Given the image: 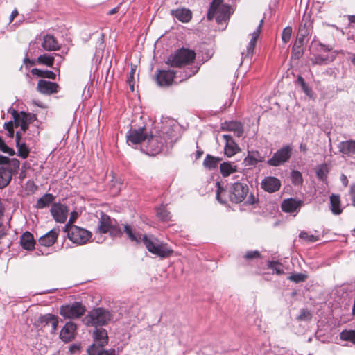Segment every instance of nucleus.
Listing matches in <instances>:
<instances>
[{
  "label": "nucleus",
  "mask_w": 355,
  "mask_h": 355,
  "mask_svg": "<svg viewBox=\"0 0 355 355\" xmlns=\"http://www.w3.org/2000/svg\"><path fill=\"white\" fill-rule=\"evenodd\" d=\"M92 336L94 343L87 349L89 355H115L114 349H103V347L108 343L107 332L105 329L96 327Z\"/></svg>",
  "instance_id": "nucleus-1"
},
{
  "label": "nucleus",
  "mask_w": 355,
  "mask_h": 355,
  "mask_svg": "<svg viewBox=\"0 0 355 355\" xmlns=\"http://www.w3.org/2000/svg\"><path fill=\"white\" fill-rule=\"evenodd\" d=\"M196 55L194 51L182 48L168 55L165 63L171 67L181 68L193 62Z\"/></svg>",
  "instance_id": "nucleus-2"
},
{
  "label": "nucleus",
  "mask_w": 355,
  "mask_h": 355,
  "mask_svg": "<svg viewBox=\"0 0 355 355\" xmlns=\"http://www.w3.org/2000/svg\"><path fill=\"white\" fill-rule=\"evenodd\" d=\"M112 319V313L101 307L92 309L83 319V322L87 327L106 325Z\"/></svg>",
  "instance_id": "nucleus-3"
},
{
  "label": "nucleus",
  "mask_w": 355,
  "mask_h": 355,
  "mask_svg": "<svg viewBox=\"0 0 355 355\" xmlns=\"http://www.w3.org/2000/svg\"><path fill=\"white\" fill-rule=\"evenodd\" d=\"M142 242L150 252L159 257H168L173 253V250L170 249L166 243L159 241L152 235H144Z\"/></svg>",
  "instance_id": "nucleus-4"
},
{
  "label": "nucleus",
  "mask_w": 355,
  "mask_h": 355,
  "mask_svg": "<svg viewBox=\"0 0 355 355\" xmlns=\"http://www.w3.org/2000/svg\"><path fill=\"white\" fill-rule=\"evenodd\" d=\"M228 6L223 4V0H213L207 12V19H215L218 24L227 21L230 18Z\"/></svg>",
  "instance_id": "nucleus-5"
},
{
  "label": "nucleus",
  "mask_w": 355,
  "mask_h": 355,
  "mask_svg": "<svg viewBox=\"0 0 355 355\" xmlns=\"http://www.w3.org/2000/svg\"><path fill=\"white\" fill-rule=\"evenodd\" d=\"M64 232L67 233L68 238L74 243L85 244L92 236L90 232L78 226L67 224Z\"/></svg>",
  "instance_id": "nucleus-6"
},
{
  "label": "nucleus",
  "mask_w": 355,
  "mask_h": 355,
  "mask_svg": "<svg viewBox=\"0 0 355 355\" xmlns=\"http://www.w3.org/2000/svg\"><path fill=\"white\" fill-rule=\"evenodd\" d=\"M293 147L291 144L283 146L278 149L266 162L270 166H279L288 162L292 156Z\"/></svg>",
  "instance_id": "nucleus-7"
},
{
  "label": "nucleus",
  "mask_w": 355,
  "mask_h": 355,
  "mask_svg": "<svg viewBox=\"0 0 355 355\" xmlns=\"http://www.w3.org/2000/svg\"><path fill=\"white\" fill-rule=\"evenodd\" d=\"M309 30L306 27V24L304 26H300L299 31L297 35L296 40L292 47L291 56L295 59H300L304 54V38L309 35Z\"/></svg>",
  "instance_id": "nucleus-8"
},
{
  "label": "nucleus",
  "mask_w": 355,
  "mask_h": 355,
  "mask_svg": "<svg viewBox=\"0 0 355 355\" xmlns=\"http://www.w3.org/2000/svg\"><path fill=\"white\" fill-rule=\"evenodd\" d=\"M249 187L245 182H235L229 190V198L233 203H240L247 197Z\"/></svg>",
  "instance_id": "nucleus-9"
},
{
  "label": "nucleus",
  "mask_w": 355,
  "mask_h": 355,
  "mask_svg": "<svg viewBox=\"0 0 355 355\" xmlns=\"http://www.w3.org/2000/svg\"><path fill=\"white\" fill-rule=\"evenodd\" d=\"M86 309L81 302H75L71 304L64 305L60 308V314L67 318H79L84 315Z\"/></svg>",
  "instance_id": "nucleus-10"
},
{
  "label": "nucleus",
  "mask_w": 355,
  "mask_h": 355,
  "mask_svg": "<svg viewBox=\"0 0 355 355\" xmlns=\"http://www.w3.org/2000/svg\"><path fill=\"white\" fill-rule=\"evenodd\" d=\"M168 134L162 132L159 133L157 135H150L147 137L148 139V149L152 155L159 153L164 144L167 143L168 139Z\"/></svg>",
  "instance_id": "nucleus-11"
},
{
  "label": "nucleus",
  "mask_w": 355,
  "mask_h": 355,
  "mask_svg": "<svg viewBox=\"0 0 355 355\" xmlns=\"http://www.w3.org/2000/svg\"><path fill=\"white\" fill-rule=\"evenodd\" d=\"M175 74V71L171 69H157L155 74V80L158 85L168 87L173 84Z\"/></svg>",
  "instance_id": "nucleus-12"
},
{
  "label": "nucleus",
  "mask_w": 355,
  "mask_h": 355,
  "mask_svg": "<svg viewBox=\"0 0 355 355\" xmlns=\"http://www.w3.org/2000/svg\"><path fill=\"white\" fill-rule=\"evenodd\" d=\"M267 151L252 150L248 152V156L244 159L245 166H254L259 162H263L269 157Z\"/></svg>",
  "instance_id": "nucleus-13"
},
{
  "label": "nucleus",
  "mask_w": 355,
  "mask_h": 355,
  "mask_svg": "<svg viewBox=\"0 0 355 355\" xmlns=\"http://www.w3.org/2000/svg\"><path fill=\"white\" fill-rule=\"evenodd\" d=\"M127 142L130 144H139L144 141L148 137L144 127H141L138 129H130L127 135Z\"/></svg>",
  "instance_id": "nucleus-14"
},
{
  "label": "nucleus",
  "mask_w": 355,
  "mask_h": 355,
  "mask_svg": "<svg viewBox=\"0 0 355 355\" xmlns=\"http://www.w3.org/2000/svg\"><path fill=\"white\" fill-rule=\"evenodd\" d=\"M59 85L56 83L44 79L39 80L36 87L37 91L44 95H51L58 92Z\"/></svg>",
  "instance_id": "nucleus-15"
},
{
  "label": "nucleus",
  "mask_w": 355,
  "mask_h": 355,
  "mask_svg": "<svg viewBox=\"0 0 355 355\" xmlns=\"http://www.w3.org/2000/svg\"><path fill=\"white\" fill-rule=\"evenodd\" d=\"M51 214L56 222L63 223L66 221L69 210L60 203H54L51 209Z\"/></svg>",
  "instance_id": "nucleus-16"
},
{
  "label": "nucleus",
  "mask_w": 355,
  "mask_h": 355,
  "mask_svg": "<svg viewBox=\"0 0 355 355\" xmlns=\"http://www.w3.org/2000/svg\"><path fill=\"white\" fill-rule=\"evenodd\" d=\"M38 323L42 327H49L50 331L54 334L58 328V318L53 314H45L39 318Z\"/></svg>",
  "instance_id": "nucleus-17"
},
{
  "label": "nucleus",
  "mask_w": 355,
  "mask_h": 355,
  "mask_svg": "<svg viewBox=\"0 0 355 355\" xmlns=\"http://www.w3.org/2000/svg\"><path fill=\"white\" fill-rule=\"evenodd\" d=\"M261 188L269 193L278 191L281 187L280 180L272 176L266 177L261 182Z\"/></svg>",
  "instance_id": "nucleus-18"
},
{
  "label": "nucleus",
  "mask_w": 355,
  "mask_h": 355,
  "mask_svg": "<svg viewBox=\"0 0 355 355\" xmlns=\"http://www.w3.org/2000/svg\"><path fill=\"white\" fill-rule=\"evenodd\" d=\"M302 205V201L294 198H288L283 200L281 208L286 213H297Z\"/></svg>",
  "instance_id": "nucleus-19"
},
{
  "label": "nucleus",
  "mask_w": 355,
  "mask_h": 355,
  "mask_svg": "<svg viewBox=\"0 0 355 355\" xmlns=\"http://www.w3.org/2000/svg\"><path fill=\"white\" fill-rule=\"evenodd\" d=\"M77 327L72 322H68L65 324L60 333V338L65 343L71 341L75 336Z\"/></svg>",
  "instance_id": "nucleus-20"
},
{
  "label": "nucleus",
  "mask_w": 355,
  "mask_h": 355,
  "mask_svg": "<svg viewBox=\"0 0 355 355\" xmlns=\"http://www.w3.org/2000/svg\"><path fill=\"white\" fill-rule=\"evenodd\" d=\"M59 232L58 228H53L49 231L39 239L38 242L40 245L44 247L52 246L58 239Z\"/></svg>",
  "instance_id": "nucleus-21"
},
{
  "label": "nucleus",
  "mask_w": 355,
  "mask_h": 355,
  "mask_svg": "<svg viewBox=\"0 0 355 355\" xmlns=\"http://www.w3.org/2000/svg\"><path fill=\"white\" fill-rule=\"evenodd\" d=\"M114 223H116L115 220H112L108 215L101 211L98 230L100 233H107Z\"/></svg>",
  "instance_id": "nucleus-22"
},
{
  "label": "nucleus",
  "mask_w": 355,
  "mask_h": 355,
  "mask_svg": "<svg viewBox=\"0 0 355 355\" xmlns=\"http://www.w3.org/2000/svg\"><path fill=\"white\" fill-rule=\"evenodd\" d=\"M223 138L225 140V154L229 157L236 155L240 150V148L233 140L232 137L229 135H224Z\"/></svg>",
  "instance_id": "nucleus-23"
},
{
  "label": "nucleus",
  "mask_w": 355,
  "mask_h": 355,
  "mask_svg": "<svg viewBox=\"0 0 355 355\" xmlns=\"http://www.w3.org/2000/svg\"><path fill=\"white\" fill-rule=\"evenodd\" d=\"M263 23V20L261 19L260 21L259 26L253 32L252 38H251L248 45L247 46L246 52L245 53H242L243 58H245L251 57L252 55L253 51H254V49L255 47L256 42H257V38H258V37L259 35V33H260V31H261V26H262Z\"/></svg>",
  "instance_id": "nucleus-24"
},
{
  "label": "nucleus",
  "mask_w": 355,
  "mask_h": 355,
  "mask_svg": "<svg viewBox=\"0 0 355 355\" xmlns=\"http://www.w3.org/2000/svg\"><path fill=\"white\" fill-rule=\"evenodd\" d=\"M41 45L43 49L47 51H57L60 49L57 40L51 35H44Z\"/></svg>",
  "instance_id": "nucleus-25"
},
{
  "label": "nucleus",
  "mask_w": 355,
  "mask_h": 355,
  "mask_svg": "<svg viewBox=\"0 0 355 355\" xmlns=\"http://www.w3.org/2000/svg\"><path fill=\"white\" fill-rule=\"evenodd\" d=\"M339 152L344 155L352 156L355 155V140L341 141L338 146Z\"/></svg>",
  "instance_id": "nucleus-26"
},
{
  "label": "nucleus",
  "mask_w": 355,
  "mask_h": 355,
  "mask_svg": "<svg viewBox=\"0 0 355 355\" xmlns=\"http://www.w3.org/2000/svg\"><path fill=\"white\" fill-rule=\"evenodd\" d=\"M35 241L33 236L29 232H25L20 237V244L21 247L27 250H31L34 248Z\"/></svg>",
  "instance_id": "nucleus-27"
},
{
  "label": "nucleus",
  "mask_w": 355,
  "mask_h": 355,
  "mask_svg": "<svg viewBox=\"0 0 355 355\" xmlns=\"http://www.w3.org/2000/svg\"><path fill=\"white\" fill-rule=\"evenodd\" d=\"M173 16L183 23L189 22L192 18V13L189 9L181 8L171 10Z\"/></svg>",
  "instance_id": "nucleus-28"
},
{
  "label": "nucleus",
  "mask_w": 355,
  "mask_h": 355,
  "mask_svg": "<svg viewBox=\"0 0 355 355\" xmlns=\"http://www.w3.org/2000/svg\"><path fill=\"white\" fill-rule=\"evenodd\" d=\"M124 232L127 234L130 241L137 243H141L142 241V238L144 236L137 232L128 225H125L124 226Z\"/></svg>",
  "instance_id": "nucleus-29"
},
{
  "label": "nucleus",
  "mask_w": 355,
  "mask_h": 355,
  "mask_svg": "<svg viewBox=\"0 0 355 355\" xmlns=\"http://www.w3.org/2000/svg\"><path fill=\"white\" fill-rule=\"evenodd\" d=\"M222 160L221 158L214 157L210 155H207L203 162V166L205 168L212 170L217 168L219 162Z\"/></svg>",
  "instance_id": "nucleus-30"
},
{
  "label": "nucleus",
  "mask_w": 355,
  "mask_h": 355,
  "mask_svg": "<svg viewBox=\"0 0 355 355\" xmlns=\"http://www.w3.org/2000/svg\"><path fill=\"white\" fill-rule=\"evenodd\" d=\"M11 180L10 173L6 170L5 166H0V189L8 186Z\"/></svg>",
  "instance_id": "nucleus-31"
},
{
  "label": "nucleus",
  "mask_w": 355,
  "mask_h": 355,
  "mask_svg": "<svg viewBox=\"0 0 355 355\" xmlns=\"http://www.w3.org/2000/svg\"><path fill=\"white\" fill-rule=\"evenodd\" d=\"M54 55H58L57 53H53V55H49L46 53H44L42 55H40L37 58V63L39 64L45 65L47 67H53L54 63Z\"/></svg>",
  "instance_id": "nucleus-32"
},
{
  "label": "nucleus",
  "mask_w": 355,
  "mask_h": 355,
  "mask_svg": "<svg viewBox=\"0 0 355 355\" xmlns=\"http://www.w3.org/2000/svg\"><path fill=\"white\" fill-rule=\"evenodd\" d=\"M220 171L223 177H227L237 171V166L231 162H223L220 164Z\"/></svg>",
  "instance_id": "nucleus-33"
},
{
  "label": "nucleus",
  "mask_w": 355,
  "mask_h": 355,
  "mask_svg": "<svg viewBox=\"0 0 355 355\" xmlns=\"http://www.w3.org/2000/svg\"><path fill=\"white\" fill-rule=\"evenodd\" d=\"M156 216L163 222L171 220L172 216L166 209V206L162 205L156 208Z\"/></svg>",
  "instance_id": "nucleus-34"
},
{
  "label": "nucleus",
  "mask_w": 355,
  "mask_h": 355,
  "mask_svg": "<svg viewBox=\"0 0 355 355\" xmlns=\"http://www.w3.org/2000/svg\"><path fill=\"white\" fill-rule=\"evenodd\" d=\"M54 199L55 197L51 193H46L37 200L36 207L37 209L46 207L54 200Z\"/></svg>",
  "instance_id": "nucleus-35"
},
{
  "label": "nucleus",
  "mask_w": 355,
  "mask_h": 355,
  "mask_svg": "<svg viewBox=\"0 0 355 355\" xmlns=\"http://www.w3.org/2000/svg\"><path fill=\"white\" fill-rule=\"evenodd\" d=\"M331 210L333 214L338 215L341 214L342 209L340 208V200L338 195H331L330 196Z\"/></svg>",
  "instance_id": "nucleus-36"
},
{
  "label": "nucleus",
  "mask_w": 355,
  "mask_h": 355,
  "mask_svg": "<svg viewBox=\"0 0 355 355\" xmlns=\"http://www.w3.org/2000/svg\"><path fill=\"white\" fill-rule=\"evenodd\" d=\"M226 129L234 132L237 137H241L243 132L242 124L236 121H230L226 123Z\"/></svg>",
  "instance_id": "nucleus-37"
},
{
  "label": "nucleus",
  "mask_w": 355,
  "mask_h": 355,
  "mask_svg": "<svg viewBox=\"0 0 355 355\" xmlns=\"http://www.w3.org/2000/svg\"><path fill=\"white\" fill-rule=\"evenodd\" d=\"M216 186L217 187L216 198L217 200L221 204L227 203V191L226 190L220 186V182H217L216 183Z\"/></svg>",
  "instance_id": "nucleus-38"
},
{
  "label": "nucleus",
  "mask_w": 355,
  "mask_h": 355,
  "mask_svg": "<svg viewBox=\"0 0 355 355\" xmlns=\"http://www.w3.org/2000/svg\"><path fill=\"white\" fill-rule=\"evenodd\" d=\"M20 162L16 158L11 159L6 166H4L6 170L10 173L11 177L17 173L19 168Z\"/></svg>",
  "instance_id": "nucleus-39"
},
{
  "label": "nucleus",
  "mask_w": 355,
  "mask_h": 355,
  "mask_svg": "<svg viewBox=\"0 0 355 355\" xmlns=\"http://www.w3.org/2000/svg\"><path fill=\"white\" fill-rule=\"evenodd\" d=\"M199 68L198 67H187L180 72V77L181 78L180 82L187 80L191 76H194L198 71Z\"/></svg>",
  "instance_id": "nucleus-40"
},
{
  "label": "nucleus",
  "mask_w": 355,
  "mask_h": 355,
  "mask_svg": "<svg viewBox=\"0 0 355 355\" xmlns=\"http://www.w3.org/2000/svg\"><path fill=\"white\" fill-rule=\"evenodd\" d=\"M342 340L349 341L355 344V330H343L340 334Z\"/></svg>",
  "instance_id": "nucleus-41"
},
{
  "label": "nucleus",
  "mask_w": 355,
  "mask_h": 355,
  "mask_svg": "<svg viewBox=\"0 0 355 355\" xmlns=\"http://www.w3.org/2000/svg\"><path fill=\"white\" fill-rule=\"evenodd\" d=\"M16 145L17 147L18 155L23 159H26L29 155V149L26 146V144L19 143V145Z\"/></svg>",
  "instance_id": "nucleus-42"
},
{
  "label": "nucleus",
  "mask_w": 355,
  "mask_h": 355,
  "mask_svg": "<svg viewBox=\"0 0 355 355\" xmlns=\"http://www.w3.org/2000/svg\"><path fill=\"white\" fill-rule=\"evenodd\" d=\"M311 61L313 64L322 65L327 64L329 62V58L328 56L318 55L311 58Z\"/></svg>",
  "instance_id": "nucleus-43"
},
{
  "label": "nucleus",
  "mask_w": 355,
  "mask_h": 355,
  "mask_svg": "<svg viewBox=\"0 0 355 355\" xmlns=\"http://www.w3.org/2000/svg\"><path fill=\"white\" fill-rule=\"evenodd\" d=\"M268 266L277 275H282L284 273L282 264L277 261H269Z\"/></svg>",
  "instance_id": "nucleus-44"
},
{
  "label": "nucleus",
  "mask_w": 355,
  "mask_h": 355,
  "mask_svg": "<svg viewBox=\"0 0 355 355\" xmlns=\"http://www.w3.org/2000/svg\"><path fill=\"white\" fill-rule=\"evenodd\" d=\"M292 183L295 185H300L302 183V175L298 171H293L291 175Z\"/></svg>",
  "instance_id": "nucleus-45"
},
{
  "label": "nucleus",
  "mask_w": 355,
  "mask_h": 355,
  "mask_svg": "<svg viewBox=\"0 0 355 355\" xmlns=\"http://www.w3.org/2000/svg\"><path fill=\"white\" fill-rule=\"evenodd\" d=\"M292 28L291 26H286L282 31V40L284 44H287L291 37Z\"/></svg>",
  "instance_id": "nucleus-46"
},
{
  "label": "nucleus",
  "mask_w": 355,
  "mask_h": 355,
  "mask_svg": "<svg viewBox=\"0 0 355 355\" xmlns=\"http://www.w3.org/2000/svg\"><path fill=\"white\" fill-rule=\"evenodd\" d=\"M0 150L9 155H14L15 152L13 148L8 147L4 141L0 137Z\"/></svg>",
  "instance_id": "nucleus-47"
},
{
  "label": "nucleus",
  "mask_w": 355,
  "mask_h": 355,
  "mask_svg": "<svg viewBox=\"0 0 355 355\" xmlns=\"http://www.w3.org/2000/svg\"><path fill=\"white\" fill-rule=\"evenodd\" d=\"M20 128L22 132H25L28 128V123H27V114L24 112H21Z\"/></svg>",
  "instance_id": "nucleus-48"
},
{
  "label": "nucleus",
  "mask_w": 355,
  "mask_h": 355,
  "mask_svg": "<svg viewBox=\"0 0 355 355\" xmlns=\"http://www.w3.org/2000/svg\"><path fill=\"white\" fill-rule=\"evenodd\" d=\"M261 257V254L258 250L248 251L244 255V258L247 260H252Z\"/></svg>",
  "instance_id": "nucleus-49"
},
{
  "label": "nucleus",
  "mask_w": 355,
  "mask_h": 355,
  "mask_svg": "<svg viewBox=\"0 0 355 355\" xmlns=\"http://www.w3.org/2000/svg\"><path fill=\"white\" fill-rule=\"evenodd\" d=\"M112 236H121L122 235V231L119 227L114 223L110 230L108 231Z\"/></svg>",
  "instance_id": "nucleus-50"
},
{
  "label": "nucleus",
  "mask_w": 355,
  "mask_h": 355,
  "mask_svg": "<svg viewBox=\"0 0 355 355\" xmlns=\"http://www.w3.org/2000/svg\"><path fill=\"white\" fill-rule=\"evenodd\" d=\"M311 317L312 315L309 311L306 309H302L297 318L299 320H311Z\"/></svg>",
  "instance_id": "nucleus-51"
},
{
  "label": "nucleus",
  "mask_w": 355,
  "mask_h": 355,
  "mask_svg": "<svg viewBox=\"0 0 355 355\" xmlns=\"http://www.w3.org/2000/svg\"><path fill=\"white\" fill-rule=\"evenodd\" d=\"M13 116V125L14 128H16L20 126L21 119V113L19 114L16 110H13L12 112Z\"/></svg>",
  "instance_id": "nucleus-52"
},
{
  "label": "nucleus",
  "mask_w": 355,
  "mask_h": 355,
  "mask_svg": "<svg viewBox=\"0 0 355 355\" xmlns=\"http://www.w3.org/2000/svg\"><path fill=\"white\" fill-rule=\"evenodd\" d=\"M306 278V276L302 273H296L291 275L288 279L296 283L304 282Z\"/></svg>",
  "instance_id": "nucleus-53"
},
{
  "label": "nucleus",
  "mask_w": 355,
  "mask_h": 355,
  "mask_svg": "<svg viewBox=\"0 0 355 355\" xmlns=\"http://www.w3.org/2000/svg\"><path fill=\"white\" fill-rule=\"evenodd\" d=\"M4 128L8 131V136L9 137H14V125L12 121H10L4 124Z\"/></svg>",
  "instance_id": "nucleus-54"
},
{
  "label": "nucleus",
  "mask_w": 355,
  "mask_h": 355,
  "mask_svg": "<svg viewBox=\"0 0 355 355\" xmlns=\"http://www.w3.org/2000/svg\"><path fill=\"white\" fill-rule=\"evenodd\" d=\"M299 236H300V238L303 239H306V240H307V241H309L310 242H315V241H316L318 240V236H314L313 234L309 235L306 232H300Z\"/></svg>",
  "instance_id": "nucleus-55"
},
{
  "label": "nucleus",
  "mask_w": 355,
  "mask_h": 355,
  "mask_svg": "<svg viewBox=\"0 0 355 355\" xmlns=\"http://www.w3.org/2000/svg\"><path fill=\"white\" fill-rule=\"evenodd\" d=\"M44 78H48L51 80H55L56 74L49 70H44Z\"/></svg>",
  "instance_id": "nucleus-56"
},
{
  "label": "nucleus",
  "mask_w": 355,
  "mask_h": 355,
  "mask_svg": "<svg viewBox=\"0 0 355 355\" xmlns=\"http://www.w3.org/2000/svg\"><path fill=\"white\" fill-rule=\"evenodd\" d=\"M349 196L352 200V205L355 207V184H353L350 187Z\"/></svg>",
  "instance_id": "nucleus-57"
},
{
  "label": "nucleus",
  "mask_w": 355,
  "mask_h": 355,
  "mask_svg": "<svg viewBox=\"0 0 355 355\" xmlns=\"http://www.w3.org/2000/svg\"><path fill=\"white\" fill-rule=\"evenodd\" d=\"M31 73L33 76L44 78V70L37 68H33L31 70Z\"/></svg>",
  "instance_id": "nucleus-58"
},
{
  "label": "nucleus",
  "mask_w": 355,
  "mask_h": 355,
  "mask_svg": "<svg viewBox=\"0 0 355 355\" xmlns=\"http://www.w3.org/2000/svg\"><path fill=\"white\" fill-rule=\"evenodd\" d=\"M28 53H26V56L24 59V64L26 66V67H28V66H33L37 63V60H31L28 58Z\"/></svg>",
  "instance_id": "nucleus-59"
},
{
  "label": "nucleus",
  "mask_w": 355,
  "mask_h": 355,
  "mask_svg": "<svg viewBox=\"0 0 355 355\" xmlns=\"http://www.w3.org/2000/svg\"><path fill=\"white\" fill-rule=\"evenodd\" d=\"M256 202H257V198L252 193H250L249 196L247 198L246 203L248 205H254Z\"/></svg>",
  "instance_id": "nucleus-60"
},
{
  "label": "nucleus",
  "mask_w": 355,
  "mask_h": 355,
  "mask_svg": "<svg viewBox=\"0 0 355 355\" xmlns=\"http://www.w3.org/2000/svg\"><path fill=\"white\" fill-rule=\"evenodd\" d=\"M302 89L307 96H310L311 95L312 90L306 83L302 85Z\"/></svg>",
  "instance_id": "nucleus-61"
},
{
  "label": "nucleus",
  "mask_w": 355,
  "mask_h": 355,
  "mask_svg": "<svg viewBox=\"0 0 355 355\" xmlns=\"http://www.w3.org/2000/svg\"><path fill=\"white\" fill-rule=\"evenodd\" d=\"M10 159L6 156L0 155V165L6 166Z\"/></svg>",
  "instance_id": "nucleus-62"
},
{
  "label": "nucleus",
  "mask_w": 355,
  "mask_h": 355,
  "mask_svg": "<svg viewBox=\"0 0 355 355\" xmlns=\"http://www.w3.org/2000/svg\"><path fill=\"white\" fill-rule=\"evenodd\" d=\"M4 211H5L4 206H3L1 200H0V227L2 225V218H3V216L4 214Z\"/></svg>",
  "instance_id": "nucleus-63"
},
{
  "label": "nucleus",
  "mask_w": 355,
  "mask_h": 355,
  "mask_svg": "<svg viewBox=\"0 0 355 355\" xmlns=\"http://www.w3.org/2000/svg\"><path fill=\"white\" fill-rule=\"evenodd\" d=\"M76 217H77V214L76 212H73L70 216V218H69L67 224L72 225V223L74 222Z\"/></svg>",
  "instance_id": "nucleus-64"
}]
</instances>
